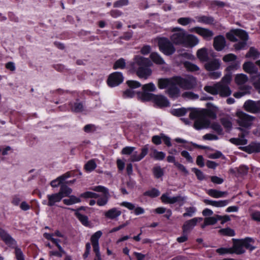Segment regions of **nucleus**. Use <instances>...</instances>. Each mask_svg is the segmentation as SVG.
I'll list each match as a JSON object with an SVG mask.
<instances>
[{"instance_id":"39","label":"nucleus","mask_w":260,"mask_h":260,"mask_svg":"<svg viewBox=\"0 0 260 260\" xmlns=\"http://www.w3.org/2000/svg\"><path fill=\"white\" fill-rule=\"evenodd\" d=\"M235 82L239 86H243L248 81V77L243 74L236 75L235 77Z\"/></svg>"},{"instance_id":"55","label":"nucleus","mask_w":260,"mask_h":260,"mask_svg":"<svg viewBox=\"0 0 260 260\" xmlns=\"http://www.w3.org/2000/svg\"><path fill=\"white\" fill-rule=\"evenodd\" d=\"M136 150L135 147L126 146L122 148L121 150V154L123 155H132V153Z\"/></svg>"},{"instance_id":"41","label":"nucleus","mask_w":260,"mask_h":260,"mask_svg":"<svg viewBox=\"0 0 260 260\" xmlns=\"http://www.w3.org/2000/svg\"><path fill=\"white\" fill-rule=\"evenodd\" d=\"M177 58L180 59V62L182 61V58H185L189 60H193L194 56L190 52L184 51H180L179 53L176 56Z\"/></svg>"},{"instance_id":"29","label":"nucleus","mask_w":260,"mask_h":260,"mask_svg":"<svg viewBox=\"0 0 260 260\" xmlns=\"http://www.w3.org/2000/svg\"><path fill=\"white\" fill-rule=\"evenodd\" d=\"M231 249L232 253L241 254L245 252V249L240 240L235 242Z\"/></svg>"},{"instance_id":"14","label":"nucleus","mask_w":260,"mask_h":260,"mask_svg":"<svg viewBox=\"0 0 260 260\" xmlns=\"http://www.w3.org/2000/svg\"><path fill=\"white\" fill-rule=\"evenodd\" d=\"M186 199V197L181 196L180 195L175 197L169 196L168 193H164L161 197V200L162 202L165 204H173L177 203L179 204L180 206H182L184 204Z\"/></svg>"},{"instance_id":"40","label":"nucleus","mask_w":260,"mask_h":260,"mask_svg":"<svg viewBox=\"0 0 260 260\" xmlns=\"http://www.w3.org/2000/svg\"><path fill=\"white\" fill-rule=\"evenodd\" d=\"M72 192V190L71 188L69 187L67 185L62 184L60 186L59 191L58 192L60 196L62 197V199L64 197L69 196Z\"/></svg>"},{"instance_id":"20","label":"nucleus","mask_w":260,"mask_h":260,"mask_svg":"<svg viewBox=\"0 0 260 260\" xmlns=\"http://www.w3.org/2000/svg\"><path fill=\"white\" fill-rule=\"evenodd\" d=\"M202 219L201 217H195L186 221L182 226L183 233L184 234L190 232L196 225L197 222L202 221Z\"/></svg>"},{"instance_id":"51","label":"nucleus","mask_w":260,"mask_h":260,"mask_svg":"<svg viewBox=\"0 0 260 260\" xmlns=\"http://www.w3.org/2000/svg\"><path fill=\"white\" fill-rule=\"evenodd\" d=\"M96 167V163L93 160H89L85 165V169L88 172H91Z\"/></svg>"},{"instance_id":"57","label":"nucleus","mask_w":260,"mask_h":260,"mask_svg":"<svg viewBox=\"0 0 260 260\" xmlns=\"http://www.w3.org/2000/svg\"><path fill=\"white\" fill-rule=\"evenodd\" d=\"M153 173L155 177L157 178L161 177L164 174L162 169L159 166H157L153 168Z\"/></svg>"},{"instance_id":"5","label":"nucleus","mask_w":260,"mask_h":260,"mask_svg":"<svg viewBox=\"0 0 260 260\" xmlns=\"http://www.w3.org/2000/svg\"><path fill=\"white\" fill-rule=\"evenodd\" d=\"M0 237L9 247L15 249L14 253L16 260H25L21 249L17 246L16 241L5 230L0 228Z\"/></svg>"},{"instance_id":"56","label":"nucleus","mask_w":260,"mask_h":260,"mask_svg":"<svg viewBox=\"0 0 260 260\" xmlns=\"http://www.w3.org/2000/svg\"><path fill=\"white\" fill-rule=\"evenodd\" d=\"M221 122L222 125L227 129H231L232 127V122L228 117L222 118L221 119Z\"/></svg>"},{"instance_id":"64","label":"nucleus","mask_w":260,"mask_h":260,"mask_svg":"<svg viewBox=\"0 0 260 260\" xmlns=\"http://www.w3.org/2000/svg\"><path fill=\"white\" fill-rule=\"evenodd\" d=\"M260 75L258 76H252L251 77L252 80L254 82V85L255 88L259 89V93H260Z\"/></svg>"},{"instance_id":"33","label":"nucleus","mask_w":260,"mask_h":260,"mask_svg":"<svg viewBox=\"0 0 260 260\" xmlns=\"http://www.w3.org/2000/svg\"><path fill=\"white\" fill-rule=\"evenodd\" d=\"M75 215L84 226L87 227L90 226V222L87 216L81 214L78 211H76Z\"/></svg>"},{"instance_id":"37","label":"nucleus","mask_w":260,"mask_h":260,"mask_svg":"<svg viewBox=\"0 0 260 260\" xmlns=\"http://www.w3.org/2000/svg\"><path fill=\"white\" fill-rule=\"evenodd\" d=\"M207 193L211 197L215 198H219L224 197L227 193L224 191H219L216 189H210L207 191Z\"/></svg>"},{"instance_id":"2","label":"nucleus","mask_w":260,"mask_h":260,"mask_svg":"<svg viewBox=\"0 0 260 260\" xmlns=\"http://www.w3.org/2000/svg\"><path fill=\"white\" fill-rule=\"evenodd\" d=\"M171 32L170 40L174 44L182 45L186 48H192L199 43V40L197 37L187 34L181 27H173Z\"/></svg>"},{"instance_id":"22","label":"nucleus","mask_w":260,"mask_h":260,"mask_svg":"<svg viewBox=\"0 0 260 260\" xmlns=\"http://www.w3.org/2000/svg\"><path fill=\"white\" fill-rule=\"evenodd\" d=\"M225 45L226 41L223 36L219 35L214 38L213 47L216 51H220L222 50L225 47Z\"/></svg>"},{"instance_id":"36","label":"nucleus","mask_w":260,"mask_h":260,"mask_svg":"<svg viewBox=\"0 0 260 260\" xmlns=\"http://www.w3.org/2000/svg\"><path fill=\"white\" fill-rule=\"evenodd\" d=\"M240 240L242 244H243L244 248H246V249H248L251 251L254 249L255 247L252 246V244L254 243V240L253 239L247 237Z\"/></svg>"},{"instance_id":"27","label":"nucleus","mask_w":260,"mask_h":260,"mask_svg":"<svg viewBox=\"0 0 260 260\" xmlns=\"http://www.w3.org/2000/svg\"><path fill=\"white\" fill-rule=\"evenodd\" d=\"M177 85H178V84L174 81V82L171 84L168 88L167 93L170 97L176 98L179 96L180 90Z\"/></svg>"},{"instance_id":"45","label":"nucleus","mask_w":260,"mask_h":260,"mask_svg":"<svg viewBox=\"0 0 260 260\" xmlns=\"http://www.w3.org/2000/svg\"><path fill=\"white\" fill-rule=\"evenodd\" d=\"M63 202L64 204L67 205H71L81 202V200L79 198L76 197L74 196H71L70 197L69 199H64Z\"/></svg>"},{"instance_id":"3","label":"nucleus","mask_w":260,"mask_h":260,"mask_svg":"<svg viewBox=\"0 0 260 260\" xmlns=\"http://www.w3.org/2000/svg\"><path fill=\"white\" fill-rule=\"evenodd\" d=\"M151 64L152 63L148 58L140 55H136L128 66L129 69L135 73L140 78L146 80L152 73V71L150 68Z\"/></svg>"},{"instance_id":"35","label":"nucleus","mask_w":260,"mask_h":260,"mask_svg":"<svg viewBox=\"0 0 260 260\" xmlns=\"http://www.w3.org/2000/svg\"><path fill=\"white\" fill-rule=\"evenodd\" d=\"M151 152L150 153V156L154 158L156 160H162L166 156V154L162 151H158L155 149L151 148Z\"/></svg>"},{"instance_id":"28","label":"nucleus","mask_w":260,"mask_h":260,"mask_svg":"<svg viewBox=\"0 0 260 260\" xmlns=\"http://www.w3.org/2000/svg\"><path fill=\"white\" fill-rule=\"evenodd\" d=\"M175 80V77L170 78H161L158 80V86L160 89L167 88L172 83H174Z\"/></svg>"},{"instance_id":"58","label":"nucleus","mask_w":260,"mask_h":260,"mask_svg":"<svg viewBox=\"0 0 260 260\" xmlns=\"http://www.w3.org/2000/svg\"><path fill=\"white\" fill-rule=\"evenodd\" d=\"M220 233L225 236H234L235 235V232L233 230L230 228L222 229L220 230Z\"/></svg>"},{"instance_id":"13","label":"nucleus","mask_w":260,"mask_h":260,"mask_svg":"<svg viewBox=\"0 0 260 260\" xmlns=\"http://www.w3.org/2000/svg\"><path fill=\"white\" fill-rule=\"evenodd\" d=\"M103 233L102 231H98L93 234L90 238L91 244L93 247V250L95 252V257L94 260H101V255L100 251V247L99 244V239L102 236Z\"/></svg>"},{"instance_id":"53","label":"nucleus","mask_w":260,"mask_h":260,"mask_svg":"<svg viewBox=\"0 0 260 260\" xmlns=\"http://www.w3.org/2000/svg\"><path fill=\"white\" fill-rule=\"evenodd\" d=\"M144 194L151 198H155L158 197L160 194V192L158 189L153 188L151 190L146 191Z\"/></svg>"},{"instance_id":"24","label":"nucleus","mask_w":260,"mask_h":260,"mask_svg":"<svg viewBox=\"0 0 260 260\" xmlns=\"http://www.w3.org/2000/svg\"><path fill=\"white\" fill-rule=\"evenodd\" d=\"M192 30L196 31L197 34L207 40H210L213 36V32L211 30L206 28L196 27L193 28Z\"/></svg>"},{"instance_id":"10","label":"nucleus","mask_w":260,"mask_h":260,"mask_svg":"<svg viewBox=\"0 0 260 260\" xmlns=\"http://www.w3.org/2000/svg\"><path fill=\"white\" fill-rule=\"evenodd\" d=\"M236 121L238 125L246 128H249L251 126L254 117L242 111L236 113Z\"/></svg>"},{"instance_id":"19","label":"nucleus","mask_w":260,"mask_h":260,"mask_svg":"<svg viewBox=\"0 0 260 260\" xmlns=\"http://www.w3.org/2000/svg\"><path fill=\"white\" fill-rule=\"evenodd\" d=\"M143 91L139 92L137 93L138 98L142 101H144V95L145 94H153L150 93V92L154 91L156 89L155 85L151 82L148 84H146L142 86Z\"/></svg>"},{"instance_id":"18","label":"nucleus","mask_w":260,"mask_h":260,"mask_svg":"<svg viewBox=\"0 0 260 260\" xmlns=\"http://www.w3.org/2000/svg\"><path fill=\"white\" fill-rule=\"evenodd\" d=\"M149 147L148 145H145L141 149V152L138 154V152L134 151L131 155L129 160L132 162L139 161L141 160L148 153Z\"/></svg>"},{"instance_id":"6","label":"nucleus","mask_w":260,"mask_h":260,"mask_svg":"<svg viewBox=\"0 0 260 260\" xmlns=\"http://www.w3.org/2000/svg\"><path fill=\"white\" fill-rule=\"evenodd\" d=\"M204 89L211 94H219L221 96H228L231 94V91L229 86L221 83H217L213 85H206L204 87Z\"/></svg>"},{"instance_id":"43","label":"nucleus","mask_w":260,"mask_h":260,"mask_svg":"<svg viewBox=\"0 0 260 260\" xmlns=\"http://www.w3.org/2000/svg\"><path fill=\"white\" fill-rule=\"evenodd\" d=\"M217 215L215 216L206 217L204 219V222L201 225L202 229L205 228L206 226L209 225H213L217 222Z\"/></svg>"},{"instance_id":"42","label":"nucleus","mask_w":260,"mask_h":260,"mask_svg":"<svg viewBox=\"0 0 260 260\" xmlns=\"http://www.w3.org/2000/svg\"><path fill=\"white\" fill-rule=\"evenodd\" d=\"M150 58L151 60L156 64H163L165 63L164 60L156 52H152L150 54Z\"/></svg>"},{"instance_id":"47","label":"nucleus","mask_w":260,"mask_h":260,"mask_svg":"<svg viewBox=\"0 0 260 260\" xmlns=\"http://www.w3.org/2000/svg\"><path fill=\"white\" fill-rule=\"evenodd\" d=\"M230 141L234 144L239 145H245L247 144V140L244 138V137L243 134H242V137L240 138H231L230 140Z\"/></svg>"},{"instance_id":"52","label":"nucleus","mask_w":260,"mask_h":260,"mask_svg":"<svg viewBox=\"0 0 260 260\" xmlns=\"http://www.w3.org/2000/svg\"><path fill=\"white\" fill-rule=\"evenodd\" d=\"M247 57H252L254 59L257 58L259 56V53L257 50L254 48H250L248 52L246 54Z\"/></svg>"},{"instance_id":"54","label":"nucleus","mask_w":260,"mask_h":260,"mask_svg":"<svg viewBox=\"0 0 260 260\" xmlns=\"http://www.w3.org/2000/svg\"><path fill=\"white\" fill-rule=\"evenodd\" d=\"M186 212L183 213V217H191L193 216V215L195 213V212L197 211V209L194 207H189L186 208L185 209Z\"/></svg>"},{"instance_id":"46","label":"nucleus","mask_w":260,"mask_h":260,"mask_svg":"<svg viewBox=\"0 0 260 260\" xmlns=\"http://www.w3.org/2000/svg\"><path fill=\"white\" fill-rule=\"evenodd\" d=\"M191 110L192 109H186L184 108L175 109L172 111V113L175 116H182L184 115L187 113L188 110L190 112Z\"/></svg>"},{"instance_id":"30","label":"nucleus","mask_w":260,"mask_h":260,"mask_svg":"<svg viewBox=\"0 0 260 260\" xmlns=\"http://www.w3.org/2000/svg\"><path fill=\"white\" fill-rule=\"evenodd\" d=\"M198 58L202 62H205L209 60L208 50L206 48L199 49L197 52Z\"/></svg>"},{"instance_id":"7","label":"nucleus","mask_w":260,"mask_h":260,"mask_svg":"<svg viewBox=\"0 0 260 260\" xmlns=\"http://www.w3.org/2000/svg\"><path fill=\"white\" fill-rule=\"evenodd\" d=\"M220 66V61L217 59L208 60L206 61V63L205 64V68L207 71L210 72L209 74V76L210 78L216 79L221 76V72L216 71L219 69Z\"/></svg>"},{"instance_id":"59","label":"nucleus","mask_w":260,"mask_h":260,"mask_svg":"<svg viewBox=\"0 0 260 260\" xmlns=\"http://www.w3.org/2000/svg\"><path fill=\"white\" fill-rule=\"evenodd\" d=\"M230 203V201L228 200L215 201V207H223L228 205Z\"/></svg>"},{"instance_id":"63","label":"nucleus","mask_w":260,"mask_h":260,"mask_svg":"<svg viewBox=\"0 0 260 260\" xmlns=\"http://www.w3.org/2000/svg\"><path fill=\"white\" fill-rule=\"evenodd\" d=\"M237 59V56L232 53H230L225 55L223 57V60L224 62H230L232 61H234Z\"/></svg>"},{"instance_id":"38","label":"nucleus","mask_w":260,"mask_h":260,"mask_svg":"<svg viewBox=\"0 0 260 260\" xmlns=\"http://www.w3.org/2000/svg\"><path fill=\"white\" fill-rule=\"evenodd\" d=\"M197 20L199 22L203 23L206 24H213L214 19L213 17L208 16H200L196 17Z\"/></svg>"},{"instance_id":"44","label":"nucleus","mask_w":260,"mask_h":260,"mask_svg":"<svg viewBox=\"0 0 260 260\" xmlns=\"http://www.w3.org/2000/svg\"><path fill=\"white\" fill-rule=\"evenodd\" d=\"M245 151L249 153L260 152V143H252L245 147Z\"/></svg>"},{"instance_id":"8","label":"nucleus","mask_w":260,"mask_h":260,"mask_svg":"<svg viewBox=\"0 0 260 260\" xmlns=\"http://www.w3.org/2000/svg\"><path fill=\"white\" fill-rule=\"evenodd\" d=\"M175 82L184 89H191L197 84V79L192 76H187L184 78L175 77Z\"/></svg>"},{"instance_id":"25","label":"nucleus","mask_w":260,"mask_h":260,"mask_svg":"<svg viewBox=\"0 0 260 260\" xmlns=\"http://www.w3.org/2000/svg\"><path fill=\"white\" fill-rule=\"evenodd\" d=\"M121 214V211L117 208H112L104 213L105 216L111 220H116Z\"/></svg>"},{"instance_id":"60","label":"nucleus","mask_w":260,"mask_h":260,"mask_svg":"<svg viewBox=\"0 0 260 260\" xmlns=\"http://www.w3.org/2000/svg\"><path fill=\"white\" fill-rule=\"evenodd\" d=\"M217 253L222 255L225 254H232L231 248H219L216 250Z\"/></svg>"},{"instance_id":"49","label":"nucleus","mask_w":260,"mask_h":260,"mask_svg":"<svg viewBox=\"0 0 260 260\" xmlns=\"http://www.w3.org/2000/svg\"><path fill=\"white\" fill-rule=\"evenodd\" d=\"M177 22L180 25L185 26L192 22H194V20L189 17H181L177 20Z\"/></svg>"},{"instance_id":"31","label":"nucleus","mask_w":260,"mask_h":260,"mask_svg":"<svg viewBox=\"0 0 260 260\" xmlns=\"http://www.w3.org/2000/svg\"><path fill=\"white\" fill-rule=\"evenodd\" d=\"M70 173L69 172H67L61 176H59L56 179L52 180L50 185L53 187H56L59 186L63 181H64L66 179L69 178L70 177Z\"/></svg>"},{"instance_id":"11","label":"nucleus","mask_w":260,"mask_h":260,"mask_svg":"<svg viewBox=\"0 0 260 260\" xmlns=\"http://www.w3.org/2000/svg\"><path fill=\"white\" fill-rule=\"evenodd\" d=\"M90 189L103 193V196L99 197L96 201L98 206H104L107 204L110 197L108 188L104 186L98 185L91 187Z\"/></svg>"},{"instance_id":"21","label":"nucleus","mask_w":260,"mask_h":260,"mask_svg":"<svg viewBox=\"0 0 260 260\" xmlns=\"http://www.w3.org/2000/svg\"><path fill=\"white\" fill-rule=\"evenodd\" d=\"M120 206L124 207L129 210H134L136 215H139L144 213V209L141 207H136L135 204L128 202H122L120 204Z\"/></svg>"},{"instance_id":"16","label":"nucleus","mask_w":260,"mask_h":260,"mask_svg":"<svg viewBox=\"0 0 260 260\" xmlns=\"http://www.w3.org/2000/svg\"><path fill=\"white\" fill-rule=\"evenodd\" d=\"M127 84L129 88L123 91V96L125 98H133L135 94L134 89L140 87L141 84L139 82L134 80L127 81Z\"/></svg>"},{"instance_id":"34","label":"nucleus","mask_w":260,"mask_h":260,"mask_svg":"<svg viewBox=\"0 0 260 260\" xmlns=\"http://www.w3.org/2000/svg\"><path fill=\"white\" fill-rule=\"evenodd\" d=\"M181 63L183 64L184 67L189 72H197L200 70V68L196 64L187 61H181Z\"/></svg>"},{"instance_id":"50","label":"nucleus","mask_w":260,"mask_h":260,"mask_svg":"<svg viewBox=\"0 0 260 260\" xmlns=\"http://www.w3.org/2000/svg\"><path fill=\"white\" fill-rule=\"evenodd\" d=\"M126 63L125 60L123 58L118 59L114 63L113 68L114 69H124L125 67Z\"/></svg>"},{"instance_id":"61","label":"nucleus","mask_w":260,"mask_h":260,"mask_svg":"<svg viewBox=\"0 0 260 260\" xmlns=\"http://www.w3.org/2000/svg\"><path fill=\"white\" fill-rule=\"evenodd\" d=\"M128 4V0H118L113 4L115 8H119L124 6H127Z\"/></svg>"},{"instance_id":"26","label":"nucleus","mask_w":260,"mask_h":260,"mask_svg":"<svg viewBox=\"0 0 260 260\" xmlns=\"http://www.w3.org/2000/svg\"><path fill=\"white\" fill-rule=\"evenodd\" d=\"M47 198L48 199L47 206L50 207L55 206L56 203H59L62 199V197L58 193L48 194Z\"/></svg>"},{"instance_id":"15","label":"nucleus","mask_w":260,"mask_h":260,"mask_svg":"<svg viewBox=\"0 0 260 260\" xmlns=\"http://www.w3.org/2000/svg\"><path fill=\"white\" fill-rule=\"evenodd\" d=\"M123 77L120 72H116L111 74L107 81L108 84L110 87H115L122 82Z\"/></svg>"},{"instance_id":"12","label":"nucleus","mask_w":260,"mask_h":260,"mask_svg":"<svg viewBox=\"0 0 260 260\" xmlns=\"http://www.w3.org/2000/svg\"><path fill=\"white\" fill-rule=\"evenodd\" d=\"M144 101H152L159 107H166L169 106V102L165 96L161 95L149 94L144 95Z\"/></svg>"},{"instance_id":"9","label":"nucleus","mask_w":260,"mask_h":260,"mask_svg":"<svg viewBox=\"0 0 260 260\" xmlns=\"http://www.w3.org/2000/svg\"><path fill=\"white\" fill-rule=\"evenodd\" d=\"M158 45L160 51L166 55H172L176 51L173 43L166 38H159Z\"/></svg>"},{"instance_id":"32","label":"nucleus","mask_w":260,"mask_h":260,"mask_svg":"<svg viewBox=\"0 0 260 260\" xmlns=\"http://www.w3.org/2000/svg\"><path fill=\"white\" fill-rule=\"evenodd\" d=\"M44 237L47 240H50L53 243H54L56 247L58 248V250L60 251H63V249L62 248L59 243L60 242V240L55 238L53 237V235L45 233L44 234Z\"/></svg>"},{"instance_id":"4","label":"nucleus","mask_w":260,"mask_h":260,"mask_svg":"<svg viewBox=\"0 0 260 260\" xmlns=\"http://www.w3.org/2000/svg\"><path fill=\"white\" fill-rule=\"evenodd\" d=\"M226 36L231 41H238L234 46L235 49L237 50L244 49L248 40V34L245 30L240 29L232 30L226 33Z\"/></svg>"},{"instance_id":"17","label":"nucleus","mask_w":260,"mask_h":260,"mask_svg":"<svg viewBox=\"0 0 260 260\" xmlns=\"http://www.w3.org/2000/svg\"><path fill=\"white\" fill-rule=\"evenodd\" d=\"M245 110L252 113L260 112V101H253L252 100L246 101L244 104Z\"/></svg>"},{"instance_id":"48","label":"nucleus","mask_w":260,"mask_h":260,"mask_svg":"<svg viewBox=\"0 0 260 260\" xmlns=\"http://www.w3.org/2000/svg\"><path fill=\"white\" fill-rule=\"evenodd\" d=\"M71 110L75 112H80L83 110V106L82 103L76 102L74 103V105L71 104Z\"/></svg>"},{"instance_id":"23","label":"nucleus","mask_w":260,"mask_h":260,"mask_svg":"<svg viewBox=\"0 0 260 260\" xmlns=\"http://www.w3.org/2000/svg\"><path fill=\"white\" fill-rule=\"evenodd\" d=\"M244 70L252 76H258L260 74L258 72L257 67L251 62H247L243 64Z\"/></svg>"},{"instance_id":"1","label":"nucleus","mask_w":260,"mask_h":260,"mask_svg":"<svg viewBox=\"0 0 260 260\" xmlns=\"http://www.w3.org/2000/svg\"><path fill=\"white\" fill-rule=\"evenodd\" d=\"M209 109H192L189 112V116L191 119H195L194 127L197 129L207 128L209 127V118H216L218 108L210 103L207 104Z\"/></svg>"},{"instance_id":"62","label":"nucleus","mask_w":260,"mask_h":260,"mask_svg":"<svg viewBox=\"0 0 260 260\" xmlns=\"http://www.w3.org/2000/svg\"><path fill=\"white\" fill-rule=\"evenodd\" d=\"M192 171L195 173L197 178L200 180H203L204 179V175L203 173L200 170L193 168L192 169Z\"/></svg>"}]
</instances>
